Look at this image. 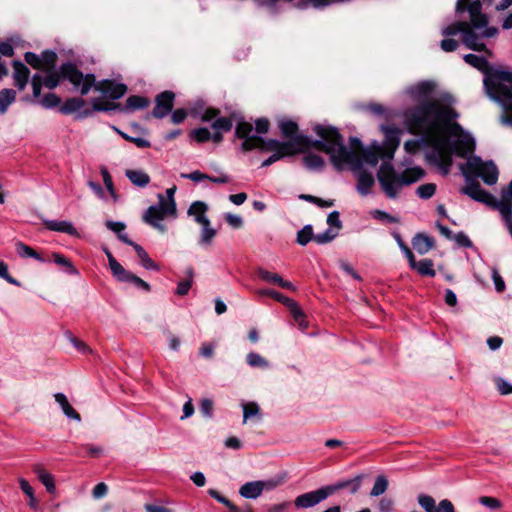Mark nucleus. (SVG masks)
<instances>
[{
  "label": "nucleus",
  "instance_id": "nucleus-1",
  "mask_svg": "<svg viewBox=\"0 0 512 512\" xmlns=\"http://www.w3.org/2000/svg\"><path fill=\"white\" fill-rule=\"evenodd\" d=\"M458 116L454 108L437 99L425 101L404 114L409 132L422 134L430 147L427 161L439 167L443 175L449 174L453 154L467 160L475 157H468L475 150V139L455 121Z\"/></svg>",
  "mask_w": 512,
  "mask_h": 512
},
{
  "label": "nucleus",
  "instance_id": "nucleus-2",
  "mask_svg": "<svg viewBox=\"0 0 512 512\" xmlns=\"http://www.w3.org/2000/svg\"><path fill=\"white\" fill-rule=\"evenodd\" d=\"M461 168L467 183L461 192L475 201L499 210L512 237V179L509 185L502 189L501 198L497 200L492 194L482 189L477 182L479 177L487 185H494L497 182L498 169L492 161L484 162L480 157H474Z\"/></svg>",
  "mask_w": 512,
  "mask_h": 512
},
{
  "label": "nucleus",
  "instance_id": "nucleus-3",
  "mask_svg": "<svg viewBox=\"0 0 512 512\" xmlns=\"http://www.w3.org/2000/svg\"><path fill=\"white\" fill-rule=\"evenodd\" d=\"M314 131L321 139L311 142V146L328 154L332 165L338 171L348 165L352 171L356 172L361 169L363 161L376 166L380 159H387L386 152L380 145H373L363 150L361 158L357 152L345 146L342 135L335 127L317 125Z\"/></svg>",
  "mask_w": 512,
  "mask_h": 512
},
{
  "label": "nucleus",
  "instance_id": "nucleus-4",
  "mask_svg": "<svg viewBox=\"0 0 512 512\" xmlns=\"http://www.w3.org/2000/svg\"><path fill=\"white\" fill-rule=\"evenodd\" d=\"M61 73L81 95H87L91 88L94 87L96 91L103 93L113 100H117L127 92V86L125 84L115 83L109 79L97 82L94 74H83L82 71L71 62L61 65Z\"/></svg>",
  "mask_w": 512,
  "mask_h": 512
},
{
  "label": "nucleus",
  "instance_id": "nucleus-5",
  "mask_svg": "<svg viewBox=\"0 0 512 512\" xmlns=\"http://www.w3.org/2000/svg\"><path fill=\"white\" fill-rule=\"evenodd\" d=\"M425 172L420 167L405 169L401 174H397L390 162H383L377 172L378 181L382 190L389 198H396L398 193L405 185H410L421 178Z\"/></svg>",
  "mask_w": 512,
  "mask_h": 512
},
{
  "label": "nucleus",
  "instance_id": "nucleus-6",
  "mask_svg": "<svg viewBox=\"0 0 512 512\" xmlns=\"http://www.w3.org/2000/svg\"><path fill=\"white\" fill-rule=\"evenodd\" d=\"M488 95L512 118V72L495 70L484 80Z\"/></svg>",
  "mask_w": 512,
  "mask_h": 512
},
{
  "label": "nucleus",
  "instance_id": "nucleus-7",
  "mask_svg": "<svg viewBox=\"0 0 512 512\" xmlns=\"http://www.w3.org/2000/svg\"><path fill=\"white\" fill-rule=\"evenodd\" d=\"M469 13L470 21L468 22L470 31H474L479 36V42L484 38H492L499 32L496 27H489V17L482 12V3L480 0L470 2L466 9Z\"/></svg>",
  "mask_w": 512,
  "mask_h": 512
},
{
  "label": "nucleus",
  "instance_id": "nucleus-8",
  "mask_svg": "<svg viewBox=\"0 0 512 512\" xmlns=\"http://www.w3.org/2000/svg\"><path fill=\"white\" fill-rule=\"evenodd\" d=\"M462 34V42L464 45L474 51L482 52L486 50V45L479 42V36L474 31H470L467 21H457L442 29V35L449 37Z\"/></svg>",
  "mask_w": 512,
  "mask_h": 512
},
{
  "label": "nucleus",
  "instance_id": "nucleus-9",
  "mask_svg": "<svg viewBox=\"0 0 512 512\" xmlns=\"http://www.w3.org/2000/svg\"><path fill=\"white\" fill-rule=\"evenodd\" d=\"M261 151L273 152L265 161L262 163V167H268L280 160L283 157L294 155L298 152L295 144L292 141L281 142L274 139L263 140V143L256 147Z\"/></svg>",
  "mask_w": 512,
  "mask_h": 512
},
{
  "label": "nucleus",
  "instance_id": "nucleus-10",
  "mask_svg": "<svg viewBox=\"0 0 512 512\" xmlns=\"http://www.w3.org/2000/svg\"><path fill=\"white\" fill-rule=\"evenodd\" d=\"M253 130L249 122L240 121L235 128V134L238 138L243 139L241 149L244 152L256 149L257 146L263 143V138L258 135H251Z\"/></svg>",
  "mask_w": 512,
  "mask_h": 512
},
{
  "label": "nucleus",
  "instance_id": "nucleus-11",
  "mask_svg": "<svg viewBox=\"0 0 512 512\" xmlns=\"http://www.w3.org/2000/svg\"><path fill=\"white\" fill-rule=\"evenodd\" d=\"M166 216H172L167 210V206L159 201L158 205L150 206L143 214V221L161 233L166 231V227L161 223V221Z\"/></svg>",
  "mask_w": 512,
  "mask_h": 512
},
{
  "label": "nucleus",
  "instance_id": "nucleus-12",
  "mask_svg": "<svg viewBox=\"0 0 512 512\" xmlns=\"http://www.w3.org/2000/svg\"><path fill=\"white\" fill-rule=\"evenodd\" d=\"M175 94L166 90L155 97V107L152 110L153 117L162 119L166 117L174 107Z\"/></svg>",
  "mask_w": 512,
  "mask_h": 512
},
{
  "label": "nucleus",
  "instance_id": "nucleus-13",
  "mask_svg": "<svg viewBox=\"0 0 512 512\" xmlns=\"http://www.w3.org/2000/svg\"><path fill=\"white\" fill-rule=\"evenodd\" d=\"M327 498V493L325 492L324 488L321 487L317 490L297 496L294 500V505L299 509L310 508L316 506Z\"/></svg>",
  "mask_w": 512,
  "mask_h": 512
},
{
  "label": "nucleus",
  "instance_id": "nucleus-14",
  "mask_svg": "<svg viewBox=\"0 0 512 512\" xmlns=\"http://www.w3.org/2000/svg\"><path fill=\"white\" fill-rule=\"evenodd\" d=\"M362 480H363V476L357 475L352 479L339 481L336 484L324 486L323 488H324L325 492L327 493V497H329L330 495H332L333 493H335L336 491H338L340 489L347 488V485H351V493L355 494L360 489Z\"/></svg>",
  "mask_w": 512,
  "mask_h": 512
},
{
  "label": "nucleus",
  "instance_id": "nucleus-15",
  "mask_svg": "<svg viewBox=\"0 0 512 512\" xmlns=\"http://www.w3.org/2000/svg\"><path fill=\"white\" fill-rule=\"evenodd\" d=\"M13 78L16 87L22 91L27 85L30 71L29 69L20 61H13Z\"/></svg>",
  "mask_w": 512,
  "mask_h": 512
},
{
  "label": "nucleus",
  "instance_id": "nucleus-16",
  "mask_svg": "<svg viewBox=\"0 0 512 512\" xmlns=\"http://www.w3.org/2000/svg\"><path fill=\"white\" fill-rule=\"evenodd\" d=\"M114 277L120 282H130L135 287L146 292H149L151 289L150 285L146 281L124 269V267Z\"/></svg>",
  "mask_w": 512,
  "mask_h": 512
},
{
  "label": "nucleus",
  "instance_id": "nucleus-17",
  "mask_svg": "<svg viewBox=\"0 0 512 512\" xmlns=\"http://www.w3.org/2000/svg\"><path fill=\"white\" fill-rule=\"evenodd\" d=\"M412 246L419 254L424 255L433 248L434 240L424 233H417L412 239Z\"/></svg>",
  "mask_w": 512,
  "mask_h": 512
},
{
  "label": "nucleus",
  "instance_id": "nucleus-18",
  "mask_svg": "<svg viewBox=\"0 0 512 512\" xmlns=\"http://www.w3.org/2000/svg\"><path fill=\"white\" fill-rule=\"evenodd\" d=\"M149 103L150 102H149L148 98H146V97L139 96V95H132L127 98L124 106L120 105L119 110L121 112H125V113L133 112V111L141 110V109L148 107Z\"/></svg>",
  "mask_w": 512,
  "mask_h": 512
},
{
  "label": "nucleus",
  "instance_id": "nucleus-19",
  "mask_svg": "<svg viewBox=\"0 0 512 512\" xmlns=\"http://www.w3.org/2000/svg\"><path fill=\"white\" fill-rule=\"evenodd\" d=\"M33 471L37 475L39 481L45 486L46 490L53 494L56 491L54 476L47 472L41 465L33 466Z\"/></svg>",
  "mask_w": 512,
  "mask_h": 512
},
{
  "label": "nucleus",
  "instance_id": "nucleus-20",
  "mask_svg": "<svg viewBox=\"0 0 512 512\" xmlns=\"http://www.w3.org/2000/svg\"><path fill=\"white\" fill-rule=\"evenodd\" d=\"M55 401L59 404L61 407L63 413L65 416L69 419L75 420L77 422L81 421V417L78 412L75 411V409L70 405L67 397L63 393H55L54 394Z\"/></svg>",
  "mask_w": 512,
  "mask_h": 512
},
{
  "label": "nucleus",
  "instance_id": "nucleus-21",
  "mask_svg": "<svg viewBox=\"0 0 512 512\" xmlns=\"http://www.w3.org/2000/svg\"><path fill=\"white\" fill-rule=\"evenodd\" d=\"M45 227L51 231L63 232L71 236H77L78 232L73 224L69 221L48 220L44 222Z\"/></svg>",
  "mask_w": 512,
  "mask_h": 512
},
{
  "label": "nucleus",
  "instance_id": "nucleus-22",
  "mask_svg": "<svg viewBox=\"0 0 512 512\" xmlns=\"http://www.w3.org/2000/svg\"><path fill=\"white\" fill-rule=\"evenodd\" d=\"M375 181L371 173L367 171H359L357 175V190L362 196L370 193Z\"/></svg>",
  "mask_w": 512,
  "mask_h": 512
},
{
  "label": "nucleus",
  "instance_id": "nucleus-23",
  "mask_svg": "<svg viewBox=\"0 0 512 512\" xmlns=\"http://www.w3.org/2000/svg\"><path fill=\"white\" fill-rule=\"evenodd\" d=\"M207 210L208 206L204 202L195 201L190 205L188 215L193 216L199 224H209V219L205 215Z\"/></svg>",
  "mask_w": 512,
  "mask_h": 512
},
{
  "label": "nucleus",
  "instance_id": "nucleus-24",
  "mask_svg": "<svg viewBox=\"0 0 512 512\" xmlns=\"http://www.w3.org/2000/svg\"><path fill=\"white\" fill-rule=\"evenodd\" d=\"M86 105V101L81 97H72L65 100L60 106L59 111L64 115H70L80 112Z\"/></svg>",
  "mask_w": 512,
  "mask_h": 512
},
{
  "label": "nucleus",
  "instance_id": "nucleus-25",
  "mask_svg": "<svg viewBox=\"0 0 512 512\" xmlns=\"http://www.w3.org/2000/svg\"><path fill=\"white\" fill-rule=\"evenodd\" d=\"M279 128L285 138L293 139L297 144L301 143L302 137L296 135L298 131L297 123L291 120H283L279 123Z\"/></svg>",
  "mask_w": 512,
  "mask_h": 512
},
{
  "label": "nucleus",
  "instance_id": "nucleus-26",
  "mask_svg": "<svg viewBox=\"0 0 512 512\" xmlns=\"http://www.w3.org/2000/svg\"><path fill=\"white\" fill-rule=\"evenodd\" d=\"M259 487L258 480L246 482L240 487L239 494L246 499H256L261 495Z\"/></svg>",
  "mask_w": 512,
  "mask_h": 512
},
{
  "label": "nucleus",
  "instance_id": "nucleus-27",
  "mask_svg": "<svg viewBox=\"0 0 512 512\" xmlns=\"http://www.w3.org/2000/svg\"><path fill=\"white\" fill-rule=\"evenodd\" d=\"M400 143V139L396 132L389 131L386 134V140L384 146V151L386 152L387 159L390 160L394 157V153L398 148Z\"/></svg>",
  "mask_w": 512,
  "mask_h": 512
},
{
  "label": "nucleus",
  "instance_id": "nucleus-28",
  "mask_svg": "<svg viewBox=\"0 0 512 512\" xmlns=\"http://www.w3.org/2000/svg\"><path fill=\"white\" fill-rule=\"evenodd\" d=\"M130 246H132L134 248L135 252L137 253V256L141 260L142 266L145 269H148V270H159V266L149 257V255L143 249L142 246H140L139 244H137L135 242L130 244Z\"/></svg>",
  "mask_w": 512,
  "mask_h": 512
},
{
  "label": "nucleus",
  "instance_id": "nucleus-29",
  "mask_svg": "<svg viewBox=\"0 0 512 512\" xmlns=\"http://www.w3.org/2000/svg\"><path fill=\"white\" fill-rule=\"evenodd\" d=\"M105 225H106V227L109 230H111L114 233H116L118 239L120 241H122L123 243H125L127 245H130V244H132L134 242L131 239H129V237H128V235L126 233L123 232L125 230V228H126L125 223H123V222H115V221H112V220H107Z\"/></svg>",
  "mask_w": 512,
  "mask_h": 512
},
{
  "label": "nucleus",
  "instance_id": "nucleus-30",
  "mask_svg": "<svg viewBox=\"0 0 512 512\" xmlns=\"http://www.w3.org/2000/svg\"><path fill=\"white\" fill-rule=\"evenodd\" d=\"M412 269L417 270V272L422 276H429L434 277L435 276V270L433 268L434 264L431 259H423L419 262H416L414 259V265H409Z\"/></svg>",
  "mask_w": 512,
  "mask_h": 512
},
{
  "label": "nucleus",
  "instance_id": "nucleus-31",
  "mask_svg": "<svg viewBox=\"0 0 512 512\" xmlns=\"http://www.w3.org/2000/svg\"><path fill=\"white\" fill-rule=\"evenodd\" d=\"M16 252L21 258H33L39 262H44L45 259L33 248L26 245L23 242H17L15 244Z\"/></svg>",
  "mask_w": 512,
  "mask_h": 512
},
{
  "label": "nucleus",
  "instance_id": "nucleus-32",
  "mask_svg": "<svg viewBox=\"0 0 512 512\" xmlns=\"http://www.w3.org/2000/svg\"><path fill=\"white\" fill-rule=\"evenodd\" d=\"M125 174L127 178L138 187H145L150 182L149 175L141 170H127Z\"/></svg>",
  "mask_w": 512,
  "mask_h": 512
},
{
  "label": "nucleus",
  "instance_id": "nucleus-33",
  "mask_svg": "<svg viewBox=\"0 0 512 512\" xmlns=\"http://www.w3.org/2000/svg\"><path fill=\"white\" fill-rule=\"evenodd\" d=\"M433 87L434 86L431 82L424 81L411 87L409 89V93L417 99L426 98L432 92Z\"/></svg>",
  "mask_w": 512,
  "mask_h": 512
},
{
  "label": "nucleus",
  "instance_id": "nucleus-34",
  "mask_svg": "<svg viewBox=\"0 0 512 512\" xmlns=\"http://www.w3.org/2000/svg\"><path fill=\"white\" fill-rule=\"evenodd\" d=\"M288 307H289V309L292 313V316H293L295 322L297 323L298 327L302 331H304L308 327V323L305 319L304 312L302 311L300 306L294 300L290 302Z\"/></svg>",
  "mask_w": 512,
  "mask_h": 512
},
{
  "label": "nucleus",
  "instance_id": "nucleus-35",
  "mask_svg": "<svg viewBox=\"0 0 512 512\" xmlns=\"http://www.w3.org/2000/svg\"><path fill=\"white\" fill-rule=\"evenodd\" d=\"M303 162L306 168L313 171L322 170L325 165L324 159L314 153L306 154L303 158Z\"/></svg>",
  "mask_w": 512,
  "mask_h": 512
},
{
  "label": "nucleus",
  "instance_id": "nucleus-36",
  "mask_svg": "<svg viewBox=\"0 0 512 512\" xmlns=\"http://www.w3.org/2000/svg\"><path fill=\"white\" fill-rule=\"evenodd\" d=\"M176 192V186H173L171 188H168L166 190L167 197L165 198L162 194L158 195V199L160 202H162L164 205L167 206V210L172 213V216H176V202L174 199V194Z\"/></svg>",
  "mask_w": 512,
  "mask_h": 512
},
{
  "label": "nucleus",
  "instance_id": "nucleus-37",
  "mask_svg": "<svg viewBox=\"0 0 512 512\" xmlns=\"http://www.w3.org/2000/svg\"><path fill=\"white\" fill-rule=\"evenodd\" d=\"M16 92L13 89H2L0 91V113H6L8 107L15 102Z\"/></svg>",
  "mask_w": 512,
  "mask_h": 512
},
{
  "label": "nucleus",
  "instance_id": "nucleus-38",
  "mask_svg": "<svg viewBox=\"0 0 512 512\" xmlns=\"http://www.w3.org/2000/svg\"><path fill=\"white\" fill-rule=\"evenodd\" d=\"M388 479L384 475H379L375 479V483L373 485V488L370 492V496L372 497H378L382 494H384L388 488Z\"/></svg>",
  "mask_w": 512,
  "mask_h": 512
},
{
  "label": "nucleus",
  "instance_id": "nucleus-39",
  "mask_svg": "<svg viewBox=\"0 0 512 512\" xmlns=\"http://www.w3.org/2000/svg\"><path fill=\"white\" fill-rule=\"evenodd\" d=\"M19 485H20V488L23 491V493L26 494L29 498V506L32 509L36 510L38 508V503L35 498L34 490H33L32 486L24 478L19 479Z\"/></svg>",
  "mask_w": 512,
  "mask_h": 512
},
{
  "label": "nucleus",
  "instance_id": "nucleus-40",
  "mask_svg": "<svg viewBox=\"0 0 512 512\" xmlns=\"http://www.w3.org/2000/svg\"><path fill=\"white\" fill-rule=\"evenodd\" d=\"M53 256V259H54V262L59 265V266H62L64 268H66V271L71 274V275H77L78 274V270L76 269V267L73 265V263L68 259L66 258L64 255L60 254V253H53L52 254Z\"/></svg>",
  "mask_w": 512,
  "mask_h": 512
},
{
  "label": "nucleus",
  "instance_id": "nucleus-41",
  "mask_svg": "<svg viewBox=\"0 0 512 512\" xmlns=\"http://www.w3.org/2000/svg\"><path fill=\"white\" fill-rule=\"evenodd\" d=\"M464 61L471 65L472 67L477 68L480 71H484L487 68L488 62L487 60L475 54H466L464 55Z\"/></svg>",
  "mask_w": 512,
  "mask_h": 512
},
{
  "label": "nucleus",
  "instance_id": "nucleus-42",
  "mask_svg": "<svg viewBox=\"0 0 512 512\" xmlns=\"http://www.w3.org/2000/svg\"><path fill=\"white\" fill-rule=\"evenodd\" d=\"M49 73L46 75V77L43 80L44 85L49 89H54L58 86L61 79L67 80L62 76L61 73V67L59 68L58 72L48 70Z\"/></svg>",
  "mask_w": 512,
  "mask_h": 512
},
{
  "label": "nucleus",
  "instance_id": "nucleus-43",
  "mask_svg": "<svg viewBox=\"0 0 512 512\" xmlns=\"http://www.w3.org/2000/svg\"><path fill=\"white\" fill-rule=\"evenodd\" d=\"M40 59L42 69L52 70L57 60V54L54 51L46 50L42 52Z\"/></svg>",
  "mask_w": 512,
  "mask_h": 512
},
{
  "label": "nucleus",
  "instance_id": "nucleus-44",
  "mask_svg": "<svg viewBox=\"0 0 512 512\" xmlns=\"http://www.w3.org/2000/svg\"><path fill=\"white\" fill-rule=\"evenodd\" d=\"M313 228L311 225H305L301 230L297 233V243L301 246L307 245L311 240H313Z\"/></svg>",
  "mask_w": 512,
  "mask_h": 512
},
{
  "label": "nucleus",
  "instance_id": "nucleus-45",
  "mask_svg": "<svg viewBox=\"0 0 512 512\" xmlns=\"http://www.w3.org/2000/svg\"><path fill=\"white\" fill-rule=\"evenodd\" d=\"M337 235H338V231L337 230H334L332 228H328L324 232L316 234L313 237V240L317 244H326V243H329L332 240H334L337 237Z\"/></svg>",
  "mask_w": 512,
  "mask_h": 512
},
{
  "label": "nucleus",
  "instance_id": "nucleus-46",
  "mask_svg": "<svg viewBox=\"0 0 512 512\" xmlns=\"http://www.w3.org/2000/svg\"><path fill=\"white\" fill-rule=\"evenodd\" d=\"M418 504L426 511V512H436V502L434 498L430 495L420 494L417 497Z\"/></svg>",
  "mask_w": 512,
  "mask_h": 512
},
{
  "label": "nucleus",
  "instance_id": "nucleus-47",
  "mask_svg": "<svg viewBox=\"0 0 512 512\" xmlns=\"http://www.w3.org/2000/svg\"><path fill=\"white\" fill-rule=\"evenodd\" d=\"M211 126L216 131L229 132L233 127V122L228 117H217Z\"/></svg>",
  "mask_w": 512,
  "mask_h": 512
},
{
  "label": "nucleus",
  "instance_id": "nucleus-48",
  "mask_svg": "<svg viewBox=\"0 0 512 512\" xmlns=\"http://www.w3.org/2000/svg\"><path fill=\"white\" fill-rule=\"evenodd\" d=\"M190 137L198 143H204L210 140L211 133L208 128L200 127L190 132Z\"/></svg>",
  "mask_w": 512,
  "mask_h": 512
},
{
  "label": "nucleus",
  "instance_id": "nucleus-49",
  "mask_svg": "<svg viewBox=\"0 0 512 512\" xmlns=\"http://www.w3.org/2000/svg\"><path fill=\"white\" fill-rule=\"evenodd\" d=\"M120 108V103L115 102H104L99 99H94L92 101V110L93 111H110Z\"/></svg>",
  "mask_w": 512,
  "mask_h": 512
},
{
  "label": "nucleus",
  "instance_id": "nucleus-50",
  "mask_svg": "<svg viewBox=\"0 0 512 512\" xmlns=\"http://www.w3.org/2000/svg\"><path fill=\"white\" fill-rule=\"evenodd\" d=\"M257 294L260 296H270L273 299L286 304L287 306L290 304L291 301H293L292 299L284 296L283 294L270 289H259L257 290Z\"/></svg>",
  "mask_w": 512,
  "mask_h": 512
},
{
  "label": "nucleus",
  "instance_id": "nucleus-51",
  "mask_svg": "<svg viewBox=\"0 0 512 512\" xmlns=\"http://www.w3.org/2000/svg\"><path fill=\"white\" fill-rule=\"evenodd\" d=\"M261 494L266 491H272L283 483L282 478H270L266 480H258Z\"/></svg>",
  "mask_w": 512,
  "mask_h": 512
},
{
  "label": "nucleus",
  "instance_id": "nucleus-52",
  "mask_svg": "<svg viewBox=\"0 0 512 512\" xmlns=\"http://www.w3.org/2000/svg\"><path fill=\"white\" fill-rule=\"evenodd\" d=\"M243 407V422L246 423L249 418L252 416L259 415L260 408L259 405L255 402H248L242 405Z\"/></svg>",
  "mask_w": 512,
  "mask_h": 512
},
{
  "label": "nucleus",
  "instance_id": "nucleus-53",
  "mask_svg": "<svg viewBox=\"0 0 512 512\" xmlns=\"http://www.w3.org/2000/svg\"><path fill=\"white\" fill-rule=\"evenodd\" d=\"M208 494L218 502L225 505L229 509V511L238 512V508L229 499L222 496L217 490L209 489Z\"/></svg>",
  "mask_w": 512,
  "mask_h": 512
},
{
  "label": "nucleus",
  "instance_id": "nucleus-54",
  "mask_svg": "<svg viewBox=\"0 0 512 512\" xmlns=\"http://www.w3.org/2000/svg\"><path fill=\"white\" fill-rule=\"evenodd\" d=\"M436 191V185L433 183L422 184L417 188V195L422 199L431 198Z\"/></svg>",
  "mask_w": 512,
  "mask_h": 512
},
{
  "label": "nucleus",
  "instance_id": "nucleus-55",
  "mask_svg": "<svg viewBox=\"0 0 512 512\" xmlns=\"http://www.w3.org/2000/svg\"><path fill=\"white\" fill-rule=\"evenodd\" d=\"M258 275L262 280L278 286H280V283L282 281V277L279 274L264 269H259Z\"/></svg>",
  "mask_w": 512,
  "mask_h": 512
},
{
  "label": "nucleus",
  "instance_id": "nucleus-56",
  "mask_svg": "<svg viewBox=\"0 0 512 512\" xmlns=\"http://www.w3.org/2000/svg\"><path fill=\"white\" fill-rule=\"evenodd\" d=\"M246 360H247V363L251 366V367H261V368H265L268 366V362L266 359H264L261 355L255 353V352H250L247 357H246Z\"/></svg>",
  "mask_w": 512,
  "mask_h": 512
},
{
  "label": "nucleus",
  "instance_id": "nucleus-57",
  "mask_svg": "<svg viewBox=\"0 0 512 512\" xmlns=\"http://www.w3.org/2000/svg\"><path fill=\"white\" fill-rule=\"evenodd\" d=\"M202 225V233H201V244H210L214 236L216 235V230L210 227L209 224H201Z\"/></svg>",
  "mask_w": 512,
  "mask_h": 512
},
{
  "label": "nucleus",
  "instance_id": "nucleus-58",
  "mask_svg": "<svg viewBox=\"0 0 512 512\" xmlns=\"http://www.w3.org/2000/svg\"><path fill=\"white\" fill-rule=\"evenodd\" d=\"M103 252L105 253L109 267L112 271L113 276H115L122 268L123 266L115 259V257L112 255L110 250L107 247H103Z\"/></svg>",
  "mask_w": 512,
  "mask_h": 512
},
{
  "label": "nucleus",
  "instance_id": "nucleus-59",
  "mask_svg": "<svg viewBox=\"0 0 512 512\" xmlns=\"http://www.w3.org/2000/svg\"><path fill=\"white\" fill-rule=\"evenodd\" d=\"M101 175L103 177V181H104V184L107 188V190L109 191V193L111 194V196L116 199V192H115V188H114V184H113V181H112V177L111 175L109 174L107 168L105 167H102L101 168Z\"/></svg>",
  "mask_w": 512,
  "mask_h": 512
},
{
  "label": "nucleus",
  "instance_id": "nucleus-60",
  "mask_svg": "<svg viewBox=\"0 0 512 512\" xmlns=\"http://www.w3.org/2000/svg\"><path fill=\"white\" fill-rule=\"evenodd\" d=\"M395 239H396L400 249L402 250V252L406 256V258L408 259L409 265H414L415 256L412 253V251L410 250V248L404 243V241L401 239L399 234H395Z\"/></svg>",
  "mask_w": 512,
  "mask_h": 512
},
{
  "label": "nucleus",
  "instance_id": "nucleus-61",
  "mask_svg": "<svg viewBox=\"0 0 512 512\" xmlns=\"http://www.w3.org/2000/svg\"><path fill=\"white\" fill-rule=\"evenodd\" d=\"M119 134L127 141L134 143L138 148H148L150 147V142L144 138L140 137H132L127 135L126 133L120 132Z\"/></svg>",
  "mask_w": 512,
  "mask_h": 512
},
{
  "label": "nucleus",
  "instance_id": "nucleus-62",
  "mask_svg": "<svg viewBox=\"0 0 512 512\" xmlns=\"http://www.w3.org/2000/svg\"><path fill=\"white\" fill-rule=\"evenodd\" d=\"M61 103V99L54 93L46 94L42 99V104L46 108H53Z\"/></svg>",
  "mask_w": 512,
  "mask_h": 512
},
{
  "label": "nucleus",
  "instance_id": "nucleus-63",
  "mask_svg": "<svg viewBox=\"0 0 512 512\" xmlns=\"http://www.w3.org/2000/svg\"><path fill=\"white\" fill-rule=\"evenodd\" d=\"M479 503L490 509H499L501 507V502L497 498L489 496H481Z\"/></svg>",
  "mask_w": 512,
  "mask_h": 512
},
{
  "label": "nucleus",
  "instance_id": "nucleus-64",
  "mask_svg": "<svg viewBox=\"0 0 512 512\" xmlns=\"http://www.w3.org/2000/svg\"><path fill=\"white\" fill-rule=\"evenodd\" d=\"M436 512H456L453 503L448 499H443L436 507Z\"/></svg>",
  "mask_w": 512,
  "mask_h": 512
}]
</instances>
